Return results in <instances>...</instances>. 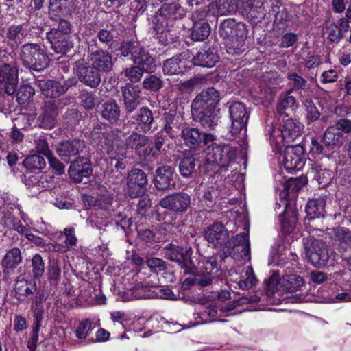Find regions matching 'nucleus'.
<instances>
[{"instance_id": "nucleus-64", "label": "nucleus", "mask_w": 351, "mask_h": 351, "mask_svg": "<svg viewBox=\"0 0 351 351\" xmlns=\"http://www.w3.org/2000/svg\"><path fill=\"white\" fill-rule=\"evenodd\" d=\"M143 187L137 186V184L128 180L125 191L130 197L134 198L140 196L143 193Z\"/></svg>"}, {"instance_id": "nucleus-7", "label": "nucleus", "mask_w": 351, "mask_h": 351, "mask_svg": "<svg viewBox=\"0 0 351 351\" xmlns=\"http://www.w3.org/2000/svg\"><path fill=\"white\" fill-rule=\"evenodd\" d=\"M88 52L89 63L100 73H107L112 71L114 65L112 55L107 51L98 49L95 40H92L88 43Z\"/></svg>"}, {"instance_id": "nucleus-17", "label": "nucleus", "mask_w": 351, "mask_h": 351, "mask_svg": "<svg viewBox=\"0 0 351 351\" xmlns=\"http://www.w3.org/2000/svg\"><path fill=\"white\" fill-rule=\"evenodd\" d=\"M58 115V106L55 101H46L40 108L38 117L40 127L51 128L54 127Z\"/></svg>"}, {"instance_id": "nucleus-25", "label": "nucleus", "mask_w": 351, "mask_h": 351, "mask_svg": "<svg viewBox=\"0 0 351 351\" xmlns=\"http://www.w3.org/2000/svg\"><path fill=\"white\" fill-rule=\"evenodd\" d=\"M134 119L136 122L137 128L144 133H147L152 130L154 121L153 113L147 107L140 108L134 116Z\"/></svg>"}, {"instance_id": "nucleus-2", "label": "nucleus", "mask_w": 351, "mask_h": 351, "mask_svg": "<svg viewBox=\"0 0 351 351\" xmlns=\"http://www.w3.org/2000/svg\"><path fill=\"white\" fill-rule=\"evenodd\" d=\"M271 142L274 145V149L276 152L280 154L282 159L280 160V169L277 174L275 176V181L276 182V189L279 191V198L284 206L282 213L279 215V221L281 224V229L283 232L285 228V177L284 176L283 167L285 168V152L283 151L285 146V136L283 131L281 128L274 131V134L271 138Z\"/></svg>"}, {"instance_id": "nucleus-22", "label": "nucleus", "mask_w": 351, "mask_h": 351, "mask_svg": "<svg viewBox=\"0 0 351 351\" xmlns=\"http://www.w3.org/2000/svg\"><path fill=\"white\" fill-rule=\"evenodd\" d=\"M332 243L337 251L345 253L351 249V230L345 227H337L332 230Z\"/></svg>"}, {"instance_id": "nucleus-48", "label": "nucleus", "mask_w": 351, "mask_h": 351, "mask_svg": "<svg viewBox=\"0 0 351 351\" xmlns=\"http://www.w3.org/2000/svg\"><path fill=\"white\" fill-rule=\"evenodd\" d=\"M265 291L267 297H276V295H280L279 291L277 289L278 284V276L274 274L269 279L265 281Z\"/></svg>"}, {"instance_id": "nucleus-24", "label": "nucleus", "mask_w": 351, "mask_h": 351, "mask_svg": "<svg viewBox=\"0 0 351 351\" xmlns=\"http://www.w3.org/2000/svg\"><path fill=\"white\" fill-rule=\"evenodd\" d=\"M219 58L215 49L210 47L200 49L192 61L195 65L203 67H212L218 61Z\"/></svg>"}, {"instance_id": "nucleus-15", "label": "nucleus", "mask_w": 351, "mask_h": 351, "mask_svg": "<svg viewBox=\"0 0 351 351\" xmlns=\"http://www.w3.org/2000/svg\"><path fill=\"white\" fill-rule=\"evenodd\" d=\"M35 83L41 93L45 97L49 98L61 96L72 85V83L69 82L61 84L60 82L47 79L37 80Z\"/></svg>"}, {"instance_id": "nucleus-57", "label": "nucleus", "mask_w": 351, "mask_h": 351, "mask_svg": "<svg viewBox=\"0 0 351 351\" xmlns=\"http://www.w3.org/2000/svg\"><path fill=\"white\" fill-rule=\"evenodd\" d=\"M144 70H143L139 66L135 64V66L128 68L125 71V76L132 82H137L141 80L143 77Z\"/></svg>"}, {"instance_id": "nucleus-19", "label": "nucleus", "mask_w": 351, "mask_h": 351, "mask_svg": "<svg viewBox=\"0 0 351 351\" xmlns=\"http://www.w3.org/2000/svg\"><path fill=\"white\" fill-rule=\"evenodd\" d=\"M69 174L75 182H81L83 178H87L92 173L90 160L86 157H80L71 162Z\"/></svg>"}, {"instance_id": "nucleus-42", "label": "nucleus", "mask_w": 351, "mask_h": 351, "mask_svg": "<svg viewBox=\"0 0 351 351\" xmlns=\"http://www.w3.org/2000/svg\"><path fill=\"white\" fill-rule=\"evenodd\" d=\"M196 97L208 104V106H214L215 108L220 100L219 93L214 88L204 90Z\"/></svg>"}, {"instance_id": "nucleus-60", "label": "nucleus", "mask_w": 351, "mask_h": 351, "mask_svg": "<svg viewBox=\"0 0 351 351\" xmlns=\"http://www.w3.org/2000/svg\"><path fill=\"white\" fill-rule=\"evenodd\" d=\"M14 290L16 294L21 296L32 293L27 281L24 279H18L15 283Z\"/></svg>"}, {"instance_id": "nucleus-3", "label": "nucleus", "mask_w": 351, "mask_h": 351, "mask_svg": "<svg viewBox=\"0 0 351 351\" xmlns=\"http://www.w3.org/2000/svg\"><path fill=\"white\" fill-rule=\"evenodd\" d=\"M19 58L25 67L42 71L49 65V58L45 49L38 43H28L20 48Z\"/></svg>"}, {"instance_id": "nucleus-9", "label": "nucleus", "mask_w": 351, "mask_h": 351, "mask_svg": "<svg viewBox=\"0 0 351 351\" xmlns=\"http://www.w3.org/2000/svg\"><path fill=\"white\" fill-rule=\"evenodd\" d=\"M193 250L191 247L184 250L178 246L171 245L165 252V257L171 261L178 263L184 274H195L197 269L192 261L191 256Z\"/></svg>"}, {"instance_id": "nucleus-33", "label": "nucleus", "mask_w": 351, "mask_h": 351, "mask_svg": "<svg viewBox=\"0 0 351 351\" xmlns=\"http://www.w3.org/2000/svg\"><path fill=\"white\" fill-rule=\"evenodd\" d=\"M207 80L202 75L195 76L186 81L180 83L178 90L182 93H190L195 88L206 84Z\"/></svg>"}, {"instance_id": "nucleus-10", "label": "nucleus", "mask_w": 351, "mask_h": 351, "mask_svg": "<svg viewBox=\"0 0 351 351\" xmlns=\"http://www.w3.org/2000/svg\"><path fill=\"white\" fill-rule=\"evenodd\" d=\"M18 69L3 63L0 65V95H12L16 93L18 85Z\"/></svg>"}, {"instance_id": "nucleus-52", "label": "nucleus", "mask_w": 351, "mask_h": 351, "mask_svg": "<svg viewBox=\"0 0 351 351\" xmlns=\"http://www.w3.org/2000/svg\"><path fill=\"white\" fill-rule=\"evenodd\" d=\"M341 30L339 26L332 21L327 22L326 25V34L332 42H338L341 38Z\"/></svg>"}, {"instance_id": "nucleus-39", "label": "nucleus", "mask_w": 351, "mask_h": 351, "mask_svg": "<svg viewBox=\"0 0 351 351\" xmlns=\"http://www.w3.org/2000/svg\"><path fill=\"white\" fill-rule=\"evenodd\" d=\"M343 134L333 125L328 127L323 134L322 141L326 146L336 145L340 143Z\"/></svg>"}, {"instance_id": "nucleus-32", "label": "nucleus", "mask_w": 351, "mask_h": 351, "mask_svg": "<svg viewBox=\"0 0 351 351\" xmlns=\"http://www.w3.org/2000/svg\"><path fill=\"white\" fill-rule=\"evenodd\" d=\"M193 119L200 123L203 128L208 130H213L217 125L219 117L215 110L212 111H206L201 113L198 116L193 115Z\"/></svg>"}, {"instance_id": "nucleus-30", "label": "nucleus", "mask_w": 351, "mask_h": 351, "mask_svg": "<svg viewBox=\"0 0 351 351\" xmlns=\"http://www.w3.org/2000/svg\"><path fill=\"white\" fill-rule=\"evenodd\" d=\"M185 62L182 61L180 56H176L166 60L163 64V72L166 75H176L183 72Z\"/></svg>"}, {"instance_id": "nucleus-37", "label": "nucleus", "mask_w": 351, "mask_h": 351, "mask_svg": "<svg viewBox=\"0 0 351 351\" xmlns=\"http://www.w3.org/2000/svg\"><path fill=\"white\" fill-rule=\"evenodd\" d=\"M210 27L208 23L198 22L195 23L191 32V38L196 41L206 39L210 34Z\"/></svg>"}, {"instance_id": "nucleus-26", "label": "nucleus", "mask_w": 351, "mask_h": 351, "mask_svg": "<svg viewBox=\"0 0 351 351\" xmlns=\"http://www.w3.org/2000/svg\"><path fill=\"white\" fill-rule=\"evenodd\" d=\"M91 137L95 143L103 146H110L114 135L110 128L105 125H97L91 132Z\"/></svg>"}, {"instance_id": "nucleus-6", "label": "nucleus", "mask_w": 351, "mask_h": 351, "mask_svg": "<svg viewBox=\"0 0 351 351\" xmlns=\"http://www.w3.org/2000/svg\"><path fill=\"white\" fill-rule=\"evenodd\" d=\"M304 249L306 258L315 267L324 268L327 265L330 256L325 242L310 237L304 243Z\"/></svg>"}, {"instance_id": "nucleus-20", "label": "nucleus", "mask_w": 351, "mask_h": 351, "mask_svg": "<svg viewBox=\"0 0 351 351\" xmlns=\"http://www.w3.org/2000/svg\"><path fill=\"white\" fill-rule=\"evenodd\" d=\"M154 185L158 190H166L175 186L174 169L171 166L164 165L156 171Z\"/></svg>"}, {"instance_id": "nucleus-8", "label": "nucleus", "mask_w": 351, "mask_h": 351, "mask_svg": "<svg viewBox=\"0 0 351 351\" xmlns=\"http://www.w3.org/2000/svg\"><path fill=\"white\" fill-rule=\"evenodd\" d=\"M207 161L219 167H226L236 156L234 149L228 145L213 144L207 148Z\"/></svg>"}, {"instance_id": "nucleus-29", "label": "nucleus", "mask_w": 351, "mask_h": 351, "mask_svg": "<svg viewBox=\"0 0 351 351\" xmlns=\"http://www.w3.org/2000/svg\"><path fill=\"white\" fill-rule=\"evenodd\" d=\"M101 117L111 123L117 122L120 117V109L115 101H107L101 105Z\"/></svg>"}, {"instance_id": "nucleus-38", "label": "nucleus", "mask_w": 351, "mask_h": 351, "mask_svg": "<svg viewBox=\"0 0 351 351\" xmlns=\"http://www.w3.org/2000/svg\"><path fill=\"white\" fill-rule=\"evenodd\" d=\"M142 49L143 47L138 41L132 40L122 43L120 47V51L121 55L125 57L131 55L132 60H134L139 54Z\"/></svg>"}, {"instance_id": "nucleus-31", "label": "nucleus", "mask_w": 351, "mask_h": 351, "mask_svg": "<svg viewBox=\"0 0 351 351\" xmlns=\"http://www.w3.org/2000/svg\"><path fill=\"white\" fill-rule=\"evenodd\" d=\"M28 32L27 25L25 24L12 25L6 31V38L15 43H20L27 36Z\"/></svg>"}, {"instance_id": "nucleus-11", "label": "nucleus", "mask_w": 351, "mask_h": 351, "mask_svg": "<svg viewBox=\"0 0 351 351\" xmlns=\"http://www.w3.org/2000/svg\"><path fill=\"white\" fill-rule=\"evenodd\" d=\"M226 250L224 254L226 256L234 253L239 254V257L243 259H250V240L247 233H242L232 237L230 241L225 244Z\"/></svg>"}, {"instance_id": "nucleus-23", "label": "nucleus", "mask_w": 351, "mask_h": 351, "mask_svg": "<svg viewBox=\"0 0 351 351\" xmlns=\"http://www.w3.org/2000/svg\"><path fill=\"white\" fill-rule=\"evenodd\" d=\"M228 237V231L224 226L219 222L214 223L212 226L208 227L204 232L205 239L215 246L222 244Z\"/></svg>"}, {"instance_id": "nucleus-63", "label": "nucleus", "mask_w": 351, "mask_h": 351, "mask_svg": "<svg viewBox=\"0 0 351 351\" xmlns=\"http://www.w3.org/2000/svg\"><path fill=\"white\" fill-rule=\"evenodd\" d=\"M64 234L66 237V239L64 241V247H66V251H68L72 246L75 245L77 243V238L74 234V228H64Z\"/></svg>"}, {"instance_id": "nucleus-62", "label": "nucleus", "mask_w": 351, "mask_h": 351, "mask_svg": "<svg viewBox=\"0 0 351 351\" xmlns=\"http://www.w3.org/2000/svg\"><path fill=\"white\" fill-rule=\"evenodd\" d=\"M147 265L153 271H161L166 269L165 262L158 258H151L147 260Z\"/></svg>"}, {"instance_id": "nucleus-40", "label": "nucleus", "mask_w": 351, "mask_h": 351, "mask_svg": "<svg viewBox=\"0 0 351 351\" xmlns=\"http://www.w3.org/2000/svg\"><path fill=\"white\" fill-rule=\"evenodd\" d=\"M23 164L27 169L30 171L42 170L46 166L45 160L38 154H33L27 157Z\"/></svg>"}, {"instance_id": "nucleus-47", "label": "nucleus", "mask_w": 351, "mask_h": 351, "mask_svg": "<svg viewBox=\"0 0 351 351\" xmlns=\"http://www.w3.org/2000/svg\"><path fill=\"white\" fill-rule=\"evenodd\" d=\"M143 86L146 90L156 92L162 88V81L159 77L150 75L144 79Z\"/></svg>"}, {"instance_id": "nucleus-27", "label": "nucleus", "mask_w": 351, "mask_h": 351, "mask_svg": "<svg viewBox=\"0 0 351 351\" xmlns=\"http://www.w3.org/2000/svg\"><path fill=\"white\" fill-rule=\"evenodd\" d=\"M326 196L310 199L306 206V212L310 219L324 217L326 214Z\"/></svg>"}, {"instance_id": "nucleus-18", "label": "nucleus", "mask_w": 351, "mask_h": 351, "mask_svg": "<svg viewBox=\"0 0 351 351\" xmlns=\"http://www.w3.org/2000/svg\"><path fill=\"white\" fill-rule=\"evenodd\" d=\"M84 147L85 143L83 141L69 140L58 143L56 151L62 160L69 162L71 157L79 154Z\"/></svg>"}, {"instance_id": "nucleus-16", "label": "nucleus", "mask_w": 351, "mask_h": 351, "mask_svg": "<svg viewBox=\"0 0 351 351\" xmlns=\"http://www.w3.org/2000/svg\"><path fill=\"white\" fill-rule=\"evenodd\" d=\"M47 38L55 52L66 54L74 47V43L70 34H61L57 31H50L47 33Z\"/></svg>"}, {"instance_id": "nucleus-34", "label": "nucleus", "mask_w": 351, "mask_h": 351, "mask_svg": "<svg viewBox=\"0 0 351 351\" xmlns=\"http://www.w3.org/2000/svg\"><path fill=\"white\" fill-rule=\"evenodd\" d=\"M22 261L21 250L14 247L8 251L2 260V265L6 269H14Z\"/></svg>"}, {"instance_id": "nucleus-49", "label": "nucleus", "mask_w": 351, "mask_h": 351, "mask_svg": "<svg viewBox=\"0 0 351 351\" xmlns=\"http://www.w3.org/2000/svg\"><path fill=\"white\" fill-rule=\"evenodd\" d=\"M237 22L234 19L229 18L223 21L219 27V34L225 38H230L232 36Z\"/></svg>"}, {"instance_id": "nucleus-51", "label": "nucleus", "mask_w": 351, "mask_h": 351, "mask_svg": "<svg viewBox=\"0 0 351 351\" xmlns=\"http://www.w3.org/2000/svg\"><path fill=\"white\" fill-rule=\"evenodd\" d=\"M128 180L137 184V186L144 187L147 184V176L140 169H134L128 174Z\"/></svg>"}, {"instance_id": "nucleus-58", "label": "nucleus", "mask_w": 351, "mask_h": 351, "mask_svg": "<svg viewBox=\"0 0 351 351\" xmlns=\"http://www.w3.org/2000/svg\"><path fill=\"white\" fill-rule=\"evenodd\" d=\"M82 105L88 110L93 109L98 102L93 93H84L80 95Z\"/></svg>"}, {"instance_id": "nucleus-59", "label": "nucleus", "mask_w": 351, "mask_h": 351, "mask_svg": "<svg viewBox=\"0 0 351 351\" xmlns=\"http://www.w3.org/2000/svg\"><path fill=\"white\" fill-rule=\"evenodd\" d=\"M92 322L89 319H85L80 322L76 330V337L78 339H85L88 332L92 330Z\"/></svg>"}, {"instance_id": "nucleus-50", "label": "nucleus", "mask_w": 351, "mask_h": 351, "mask_svg": "<svg viewBox=\"0 0 351 351\" xmlns=\"http://www.w3.org/2000/svg\"><path fill=\"white\" fill-rule=\"evenodd\" d=\"M304 284L303 278L296 274L287 273V293L297 291Z\"/></svg>"}, {"instance_id": "nucleus-21", "label": "nucleus", "mask_w": 351, "mask_h": 351, "mask_svg": "<svg viewBox=\"0 0 351 351\" xmlns=\"http://www.w3.org/2000/svg\"><path fill=\"white\" fill-rule=\"evenodd\" d=\"M122 95L127 112L132 113L140 104V88L137 86L127 84L122 87Z\"/></svg>"}, {"instance_id": "nucleus-45", "label": "nucleus", "mask_w": 351, "mask_h": 351, "mask_svg": "<svg viewBox=\"0 0 351 351\" xmlns=\"http://www.w3.org/2000/svg\"><path fill=\"white\" fill-rule=\"evenodd\" d=\"M34 93V89L30 85H21L16 92V101L21 104L27 103L32 99Z\"/></svg>"}, {"instance_id": "nucleus-54", "label": "nucleus", "mask_w": 351, "mask_h": 351, "mask_svg": "<svg viewBox=\"0 0 351 351\" xmlns=\"http://www.w3.org/2000/svg\"><path fill=\"white\" fill-rule=\"evenodd\" d=\"M40 322L41 319L38 316H36L35 318L34 326L32 329V337L27 342V348L30 351H35L36 349Z\"/></svg>"}, {"instance_id": "nucleus-53", "label": "nucleus", "mask_w": 351, "mask_h": 351, "mask_svg": "<svg viewBox=\"0 0 351 351\" xmlns=\"http://www.w3.org/2000/svg\"><path fill=\"white\" fill-rule=\"evenodd\" d=\"M247 38V29L244 23H237L234 32H232V36H230L229 39L234 41V40L238 43L237 46L241 45Z\"/></svg>"}, {"instance_id": "nucleus-35", "label": "nucleus", "mask_w": 351, "mask_h": 351, "mask_svg": "<svg viewBox=\"0 0 351 351\" xmlns=\"http://www.w3.org/2000/svg\"><path fill=\"white\" fill-rule=\"evenodd\" d=\"M149 143V138L138 132H132L125 139V146L127 149H140L145 147Z\"/></svg>"}, {"instance_id": "nucleus-61", "label": "nucleus", "mask_w": 351, "mask_h": 351, "mask_svg": "<svg viewBox=\"0 0 351 351\" xmlns=\"http://www.w3.org/2000/svg\"><path fill=\"white\" fill-rule=\"evenodd\" d=\"M305 106L306 108V118L311 121H316L320 116L317 107L314 105L311 99L306 101Z\"/></svg>"}, {"instance_id": "nucleus-55", "label": "nucleus", "mask_w": 351, "mask_h": 351, "mask_svg": "<svg viewBox=\"0 0 351 351\" xmlns=\"http://www.w3.org/2000/svg\"><path fill=\"white\" fill-rule=\"evenodd\" d=\"M32 273L35 278L40 277L45 271V264L40 254H36L32 259Z\"/></svg>"}, {"instance_id": "nucleus-56", "label": "nucleus", "mask_w": 351, "mask_h": 351, "mask_svg": "<svg viewBox=\"0 0 351 351\" xmlns=\"http://www.w3.org/2000/svg\"><path fill=\"white\" fill-rule=\"evenodd\" d=\"M245 275L246 278L239 281V286L243 289H247L253 287L256 282V278L252 267L249 266L246 268Z\"/></svg>"}, {"instance_id": "nucleus-14", "label": "nucleus", "mask_w": 351, "mask_h": 351, "mask_svg": "<svg viewBox=\"0 0 351 351\" xmlns=\"http://www.w3.org/2000/svg\"><path fill=\"white\" fill-rule=\"evenodd\" d=\"M191 204V197L186 193L179 192L165 196L160 201V205L166 209L183 213L187 210Z\"/></svg>"}, {"instance_id": "nucleus-43", "label": "nucleus", "mask_w": 351, "mask_h": 351, "mask_svg": "<svg viewBox=\"0 0 351 351\" xmlns=\"http://www.w3.org/2000/svg\"><path fill=\"white\" fill-rule=\"evenodd\" d=\"M201 272L210 276L216 277L219 271L217 260L215 257L204 258L202 261Z\"/></svg>"}, {"instance_id": "nucleus-36", "label": "nucleus", "mask_w": 351, "mask_h": 351, "mask_svg": "<svg viewBox=\"0 0 351 351\" xmlns=\"http://www.w3.org/2000/svg\"><path fill=\"white\" fill-rule=\"evenodd\" d=\"M197 161V157L195 156H190L182 158L179 165L181 175L186 178L191 176L195 172Z\"/></svg>"}, {"instance_id": "nucleus-1", "label": "nucleus", "mask_w": 351, "mask_h": 351, "mask_svg": "<svg viewBox=\"0 0 351 351\" xmlns=\"http://www.w3.org/2000/svg\"><path fill=\"white\" fill-rule=\"evenodd\" d=\"M307 183V178L303 175L295 178L290 177L287 180V242L291 247L292 243L297 241L301 237L296 225L298 223V212L296 210V193Z\"/></svg>"}, {"instance_id": "nucleus-5", "label": "nucleus", "mask_w": 351, "mask_h": 351, "mask_svg": "<svg viewBox=\"0 0 351 351\" xmlns=\"http://www.w3.org/2000/svg\"><path fill=\"white\" fill-rule=\"evenodd\" d=\"M227 106L231 121L230 132L233 136H245L250 114L248 108L241 101L227 103Z\"/></svg>"}, {"instance_id": "nucleus-13", "label": "nucleus", "mask_w": 351, "mask_h": 351, "mask_svg": "<svg viewBox=\"0 0 351 351\" xmlns=\"http://www.w3.org/2000/svg\"><path fill=\"white\" fill-rule=\"evenodd\" d=\"M76 71L79 80L91 88H97L101 81V73L84 60H80L76 62Z\"/></svg>"}, {"instance_id": "nucleus-41", "label": "nucleus", "mask_w": 351, "mask_h": 351, "mask_svg": "<svg viewBox=\"0 0 351 351\" xmlns=\"http://www.w3.org/2000/svg\"><path fill=\"white\" fill-rule=\"evenodd\" d=\"M288 85L291 88L287 90V95H289L293 91L304 90L306 86V80L296 73H291L287 76Z\"/></svg>"}, {"instance_id": "nucleus-46", "label": "nucleus", "mask_w": 351, "mask_h": 351, "mask_svg": "<svg viewBox=\"0 0 351 351\" xmlns=\"http://www.w3.org/2000/svg\"><path fill=\"white\" fill-rule=\"evenodd\" d=\"M215 110V108L214 106H208V104L197 97H195L191 104V113L193 116L196 114L198 116L201 113Z\"/></svg>"}, {"instance_id": "nucleus-44", "label": "nucleus", "mask_w": 351, "mask_h": 351, "mask_svg": "<svg viewBox=\"0 0 351 351\" xmlns=\"http://www.w3.org/2000/svg\"><path fill=\"white\" fill-rule=\"evenodd\" d=\"M217 13L221 16L235 13L237 5L234 0H218L216 5Z\"/></svg>"}, {"instance_id": "nucleus-4", "label": "nucleus", "mask_w": 351, "mask_h": 351, "mask_svg": "<svg viewBox=\"0 0 351 351\" xmlns=\"http://www.w3.org/2000/svg\"><path fill=\"white\" fill-rule=\"evenodd\" d=\"M302 129L303 125L295 118L287 119V154L295 155V157L291 159V163L294 167L301 163V156L304 153V149L302 145Z\"/></svg>"}, {"instance_id": "nucleus-28", "label": "nucleus", "mask_w": 351, "mask_h": 351, "mask_svg": "<svg viewBox=\"0 0 351 351\" xmlns=\"http://www.w3.org/2000/svg\"><path fill=\"white\" fill-rule=\"evenodd\" d=\"M133 62L134 64L139 66L146 73H153L156 68L154 58L143 48L140 51L139 54L134 58Z\"/></svg>"}, {"instance_id": "nucleus-12", "label": "nucleus", "mask_w": 351, "mask_h": 351, "mask_svg": "<svg viewBox=\"0 0 351 351\" xmlns=\"http://www.w3.org/2000/svg\"><path fill=\"white\" fill-rule=\"evenodd\" d=\"M182 136L185 145L194 149H199L214 140L213 134L202 133L195 128H184L182 129Z\"/></svg>"}]
</instances>
